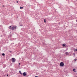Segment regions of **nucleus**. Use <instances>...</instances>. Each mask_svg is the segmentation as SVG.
Wrapping results in <instances>:
<instances>
[{"mask_svg":"<svg viewBox=\"0 0 77 77\" xmlns=\"http://www.w3.org/2000/svg\"><path fill=\"white\" fill-rule=\"evenodd\" d=\"M17 29V26H13L11 27V26H9V29H10V30H14L15 29Z\"/></svg>","mask_w":77,"mask_h":77,"instance_id":"1","label":"nucleus"},{"mask_svg":"<svg viewBox=\"0 0 77 77\" xmlns=\"http://www.w3.org/2000/svg\"><path fill=\"white\" fill-rule=\"evenodd\" d=\"M11 60H12V62L13 63L15 62L16 60L14 58H12L11 59Z\"/></svg>","mask_w":77,"mask_h":77,"instance_id":"2","label":"nucleus"},{"mask_svg":"<svg viewBox=\"0 0 77 77\" xmlns=\"http://www.w3.org/2000/svg\"><path fill=\"white\" fill-rule=\"evenodd\" d=\"M60 65L61 66H64V63L63 62H61L60 64Z\"/></svg>","mask_w":77,"mask_h":77,"instance_id":"3","label":"nucleus"},{"mask_svg":"<svg viewBox=\"0 0 77 77\" xmlns=\"http://www.w3.org/2000/svg\"><path fill=\"white\" fill-rule=\"evenodd\" d=\"M23 75H24V76H26V73L25 72H24L23 73Z\"/></svg>","mask_w":77,"mask_h":77,"instance_id":"4","label":"nucleus"},{"mask_svg":"<svg viewBox=\"0 0 77 77\" xmlns=\"http://www.w3.org/2000/svg\"><path fill=\"white\" fill-rule=\"evenodd\" d=\"M62 46L63 47H66V44H63L62 45Z\"/></svg>","mask_w":77,"mask_h":77,"instance_id":"5","label":"nucleus"},{"mask_svg":"<svg viewBox=\"0 0 77 77\" xmlns=\"http://www.w3.org/2000/svg\"><path fill=\"white\" fill-rule=\"evenodd\" d=\"M23 8H24V7H20V9H23Z\"/></svg>","mask_w":77,"mask_h":77,"instance_id":"6","label":"nucleus"},{"mask_svg":"<svg viewBox=\"0 0 77 77\" xmlns=\"http://www.w3.org/2000/svg\"><path fill=\"white\" fill-rule=\"evenodd\" d=\"M73 71H74V72H76V70H75V69H73Z\"/></svg>","mask_w":77,"mask_h":77,"instance_id":"7","label":"nucleus"},{"mask_svg":"<svg viewBox=\"0 0 77 77\" xmlns=\"http://www.w3.org/2000/svg\"><path fill=\"white\" fill-rule=\"evenodd\" d=\"M19 73H20V74H23V73L21 72V71H20Z\"/></svg>","mask_w":77,"mask_h":77,"instance_id":"8","label":"nucleus"},{"mask_svg":"<svg viewBox=\"0 0 77 77\" xmlns=\"http://www.w3.org/2000/svg\"><path fill=\"white\" fill-rule=\"evenodd\" d=\"M2 56H5V54H4V53H3V54H2Z\"/></svg>","mask_w":77,"mask_h":77,"instance_id":"9","label":"nucleus"},{"mask_svg":"<svg viewBox=\"0 0 77 77\" xmlns=\"http://www.w3.org/2000/svg\"><path fill=\"white\" fill-rule=\"evenodd\" d=\"M69 53L68 52H66V55H68V54Z\"/></svg>","mask_w":77,"mask_h":77,"instance_id":"10","label":"nucleus"},{"mask_svg":"<svg viewBox=\"0 0 77 77\" xmlns=\"http://www.w3.org/2000/svg\"><path fill=\"white\" fill-rule=\"evenodd\" d=\"M77 51V49H75L74 50V51Z\"/></svg>","mask_w":77,"mask_h":77,"instance_id":"11","label":"nucleus"},{"mask_svg":"<svg viewBox=\"0 0 77 77\" xmlns=\"http://www.w3.org/2000/svg\"><path fill=\"white\" fill-rule=\"evenodd\" d=\"M44 21L45 23H46V21L45 20V19H44Z\"/></svg>","mask_w":77,"mask_h":77,"instance_id":"12","label":"nucleus"},{"mask_svg":"<svg viewBox=\"0 0 77 77\" xmlns=\"http://www.w3.org/2000/svg\"><path fill=\"white\" fill-rule=\"evenodd\" d=\"M74 60H75V61H76V60H77V59H75Z\"/></svg>","mask_w":77,"mask_h":77,"instance_id":"13","label":"nucleus"},{"mask_svg":"<svg viewBox=\"0 0 77 77\" xmlns=\"http://www.w3.org/2000/svg\"><path fill=\"white\" fill-rule=\"evenodd\" d=\"M10 53H11L12 52L11 51H10Z\"/></svg>","mask_w":77,"mask_h":77,"instance_id":"14","label":"nucleus"},{"mask_svg":"<svg viewBox=\"0 0 77 77\" xmlns=\"http://www.w3.org/2000/svg\"><path fill=\"white\" fill-rule=\"evenodd\" d=\"M19 65H20V63H19Z\"/></svg>","mask_w":77,"mask_h":77,"instance_id":"15","label":"nucleus"},{"mask_svg":"<svg viewBox=\"0 0 77 77\" xmlns=\"http://www.w3.org/2000/svg\"><path fill=\"white\" fill-rule=\"evenodd\" d=\"M17 3H18V1H17Z\"/></svg>","mask_w":77,"mask_h":77,"instance_id":"16","label":"nucleus"},{"mask_svg":"<svg viewBox=\"0 0 77 77\" xmlns=\"http://www.w3.org/2000/svg\"><path fill=\"white\" fill-rule=\"evenodd\" d=\"M3 7H5V6L4 5H3Z\"/></svg>","mask_w":77,"mask_h":77,"instance_id":"17","label":"nucleus"},{"mask_svg":"<svg viewBox=\"0 0 77 77\" xmlns=\"http://www.w3.org/2000/svg\"><path fill=\"white\" fill-rule=\"evenodd\" d=\"M35 77H38L37 76H35Z\"/></svg>","mask_w":77,"mask_h":77,"instance_id":"18","label":"nucleus"},{"mask_svg":"<svg viewBox=\"0 0 77 77\" xmlns=\"http://www.w3.org/2000/svg\"><path fill=\"white\" fill-rule=\"evenodd\" d=\"M74 54V55H75V54L74 53V54Z\"/></svg>","mask_w":77,"mask_h":77,"instance_id":"19","label":"nucleus"},{"mask_svg":"<svg viewBox=\"0 0 77 77\" xmlns=\"http://www.w3.org/2000/svg\"><path fill=\"white\" fill-rule=\"evenodd\" d=\"M7 76H8V75H7Z\"/></svg>","mask_w":77,"mask_h":77,"instance_id":"20","label":"nucleus"},{"mask_svg":"<svg viewBox=\"0 0 77 77\" xmlns=\"http://www.w3.org/2000/svg\"><path fill=\"white\" fill-rule=\"evenodd\" d=\"M22 26H23V25H22Z\"/></svg>","mask_w":77,"mask_h":77,"instance_id":"21","label":"nucleus"},{"mask_svg":"<svg viewBox=\"0 0 77 77\" xmlns=\"http://www.w3.org/2000/svg\"><path fill=\"white\" fill-rule=\"evenodd\" d=\"M76 22H77V20H76Z\"/></svg>","mask_w":77,"mask_h":77,"instance_id":"22","label":"nucleus"}]
</instances>
